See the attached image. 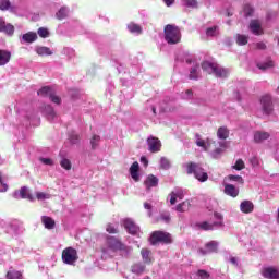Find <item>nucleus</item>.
<instances>
[{
    "label": "nucleus",
    "mask_w": 279,
    "mask_h": 279,
    "mask_svg": "<svg viewBox=\"0 0 279 279\" xmlns=\"http://www.w3.org/2000/svg\"><path fill=\"white\" fill-rule=\"evenodd\" d=\"M132 247L123 244L114 236H107L106 242L101 248L102 258H112L113 256H122V258H130L132 255Z\"/></svg>",
    "instance_id": "obj_1"
},
{
    "label": "nucleus",
    "mask_w": 279,
    "mask_h": 279,
    "mask_svg": "<svg viewBox=\"0 0 279 279\" xmlns=\"http://www.w3.org/2000/svg\"><path fill=\"white\" fill-rule=\"evenodd\" d=\"M163 33L165 40L168 43V45H178V43L182 40V33L180 32V27L173 24L166 25Z\"/></svg>",
    "instance_id": "obj_2"
},
{
    "label": "nucleus",
    "mask_w": 279,
    "mask_h": 279,
    "mask_svg": "<svg viewBox=\"0 0 279 279\" xmlns=\"http://www.w3.org/2000/svg\"><path fill=\"white\" fill-rule=\"evenodd\" d=\"M186 171L189 175H194L198 182H207L208 181V172L205 171L204 168L199 163L190 162L186 165Z\"/></svg>",
    "instance_id": "obj_3"
},
{
    "label": "nucleus",
    "mask_w": 279,
    "mask_h": 279,
    "mask_svg": "<svg viewBox=\"0 0 279 279\" xmlns=\"http://www.w3.org/2000/svg\"><path fill=\"white\" fill-rule=\"evenodd\" d=\"M202 69L209 75H215L216 77H228V70L221 68V65L217 63L204 61L202 63Z\"/></svg>",
    "instance_id": "obj_4"
},
{
    "label": "nucleus",
    "mask_w": 279,
    "mask_h": 279,
    "mask_svg": "<svg viewBox=\"0 0 279 279\" xmlns=\"http://www.w3.org/2000/svg\"><path fill=\"white\" fill-rule=\"evenodd\" d=\"M214 219H216L214 223L204 221L198 225V228H201V230H217V228H221V226H223V216L221 214L215 213Z\"/></svg>",
    "instance_id": "obj_5"
},
{
    "label": "nucleus",
    "mask_w": 279,
    "mask_h": 279,
    "mask_svg": "<svg viewBox=\"0 0 279 279\" xmlns=\"http://www.w3.org/2000/svg\"><path fill=\"white\" fill-rule=\"evenodd\" d=\"M77 251L73 247H66L62 252V260L65 265H75L77 263Z\"/></svg>",
    "instance_id": "obj_6"
},
{
    "label": "nucleus",
    "mask_w": 279,
    "mask_h": 279,
    "mask_svg": "<svg viewBox=\"0 0 279 279\" xmlns=\"http://www.w3.org/2000/svg\"><path fill=\"white\" fill-rule=\"evenodd\" d=\"M151 245H156V243H171V234L165 231H155L150 235Z\"/></svg>",
    "instance_id": "obj_7"
},
{
    "label": "nucleus",
    "mask_w": 279,
    "mask_h": 279,
    "mask_svg": "<svg viewBox=\"0 0 279 279\" xmlns=\"http://www.w3.org/2000/svg\"><path fill=\"white\" fill-rule=\"evenodd\" d=\"M123 227L129 232V234H141V227L130 218L123 220Z\"/></svg>",
    "instance_id": "obj_8"
},
{
    "label": "nucleus",
    "mask_w": 279,
    "mask_h": 279,
    "mask_svg": "<svg viewBox=\"0 0 279 279\" xmlns=\"http://www.w3.org/2000/svg\"><path fill=\"white\" fill-rule=\"evenodd\" d=\"M262 110L264 114H271L274 112V102L270 95H265L260 98Z\"/></svg>",
    "instance_id": "obj_9"
},
{
    "label": "nucleus",
    "mask_w": 279,
    "mask_h": 279,
    "mask_svg": "<svg viewBox=\"0 0 279 279\" xmlns=\"http://www.w3.org/2000/svg\"><path fill=\"white\" fill-rule=\"evenodd\" d=\"M19 40L21 45H32V43H36V40H38V34L34 32H28L20 35Z\"/></svg>",
    "instance_id": "obj_10"
},
{
    "label": "nucleus",
    "mask_w": 279,
    "mask_h": 279,
    "mask_svg": "<svg viewBox=\"0 0 279 279\" xmlns=\"http://www.w3.org/2000/svg\"><path fill=\"white\" fill-rule=\"evenodd\" d=\"M262 275L267 279H279V268L274 266L265 267L262 270Z\"/></svg>",
    "instance_id": "obj_11"
},
{
    "label": "nucleus",
    "mask_w": 279,
    "mask_h": 279,
    "mask_svg": "<svg viewBox=\"0 0 279 279\" xmlns=\"http://www.w3.org/2000/svg\"><path fill=\"white\" fill-rule=\"evenodd\" d=\"M147 266L143 262L135 263L131 266V274L133 278H138L145 274Z\"/></svg>",
    "instance_id": "obj_12"
},
{
    "label": "nucleus",
    "mask_w": 279,
    "mask_h": 279,
    "mask_svg": "<svg viewBox=\"0 0 279 279\" xmlns=\"http://www.w3.org/2000/svg\"><path fill=\"white\" fill-rule=\"evenodd\" d=\"M147 145L149 151H151L153 154L160 151V147H162V144L160 143V140H158V137H148Z\"/></svg>",
    "instance_id": "obj_13"
},
{
    "label": "nucleus",
    "mask_w": 279,
    "mask_h": 279,
    "mask_svg": "<svg viewBox=\"0 0 279 279\" xmlns=\"http://www.w3.org/2000/svg\"><path fill=\"white\" fill-rule=\"evenodd\" d=\"M0 32H3V34H7V36H14V25L10 23H5V20L3 17H0Z\"/></svg>",
    "instance_id": "obj_14"
},
{
    "label": "nucleus",
    "mask_w": 279,
    "mask_h": 279,
    "mask_svg": "<svg viewBox=\"0 0 279 279\" xmlns=\"http://www.w3.org/2000/svg\"><path fill=\"white\" fill-rule=\"evenodd\" d=\"M218 247H219V242L210 241V242L206 243L205 248H201L199 252L204 256L206 254H213V253L217 252Z\"/></svg>",
    "instance_id": "obj_15"
},
{
    "label": "nucleus",
    "mask_w": 279,
    "mask_h": 279,
    "mask_svg": "<svg viewBox=\"0 0 279 279\" xmlns=\"http://www.w3.org/2000/svg\"><path fill=\"white\" fill-rule=\"evenodd\" d=\"M15 199H29L32 201V194H29V187L23 186L19 192H14Z\"/></svg>",
    "instance_id": "obj_16"
},
{
    "label": "nucleus",
    "mask_w": 279,
    "mask_h": 279,
    "mask_svg": "<svg viewBox=\"0 0 279 279\" xmlns=\"http://www.w3.org/2000/svg\"><path fill=\"white\" fill-rule=\"evenodd\" d=\"M240 210L244 215H250L251 213H254V203H252V201H242L240 204Z\"/></svg>",
    "instance_id": "obj_17"
},
{
    "label": "nucleus",
    "mask_w": 279,
    "mask_h": 279,
    "mask_svg": "<svg viewBox=\"0 0 279 279\" xmlns=\"http://www.w3.org/2000/svg\"><path fill=\"white\" fill-rule=\"evenodd\" d=\"M140 169L141 166L138 165V161H134L130 167V175L135 182H138V180H141V175L138 174Z\"/></svg>",
    "instance_id": "obj_18"
},
{
    "label": "nucleus",
    "mask_w": 279,
    "mask_h": 279,
    "mask_svg": "<svg viewBox=\"0 0 279 279\" xmlns=\"http://www.w3.org/2000/svg\"><path fill=\"white\" fill-rule=\"evenodd\" d=\"M225 195H228L229 197H239V187L232 185V184H225Z\"/></svg>",
    "instance_id": "obj_19"
},
{
    "label": "nucleus",
    "mask_w": 279,
    "mask_h": 279,
    "mask_svg": "<svg viewBox=\"0 0 279 279\" xmlns=\"http://www.w3.org/2000/svg\"><path fill=\"white\" fill-rule=\"evenodd\" d=\"M43 113L47 117L48 121H54L58 119V114H56V110H53L51 105L45 106Z\"/></svg>",
    "instance_id": "obj_20"
},
{
    "label": "nucleus",
    "mask_w": 279,
    "mask_h": 279,
    "mask_svg": "<svg viewBox=\"0 0 279 279\" xmlns=\"http://www.w3.org/2000/svg\"><path fill=\"white\" fill-rule=\"evenodd\" d=\"M141 256L144 265H151V263H154V257H151V251H149L148 248H142Z\"/></svg>",
    "instance_id": "obj_21"
},
{
    "label": "nucleus",
    "mask_w": 279,
    "mask_h": 279,
    "mask_svg": "<svg viewBox=\"0 0 279 279\" xmlns=\"http://www.w3.org/2000/svg\"><path fill=\"white\" fill-rule=\"evenodd\" d=\"M158 182L159 180L157 179L156 175L149 174L144 181V184L147 191H149V189H155V186H158Z\"/></svg>",
    "instance_id": "obj_22"
},
{
    "label": "nucleus",
    "mask_w": 279,
    "mask_h": 279,
    "mask_svg": "<svg viewBox=\"0 0 279 279\" xmlns=\"http://www.w3.org/2000/svg\"><path fill=\"white\" fill-rule=\"evenodd\" d=\"M178 199H184V192L182 190H174L170 194V204L173 206Z\"/></svg>",
    "instance_id": "obj_23"
},
{
    "label": "nucleus",
    "mask_w": 279,
    "mask_h": 279,
    "mask_svg": "<svg viewBox=\"0 0 279 279\" xmlns=\"http://www.w3.org/2000/svg\"><path fill=\"white\" fill-rule=\"evenodd\" d=\"M250 29L252 34H255V36H260L263 34V28L260 27V22L253 20L250 23Z\"/></svg>",
    "instance_id": "obj_24"
},
{
    "label": "nucleus",
    "mask_w": 279,
    "mask_h": 279,
    "mask_svg": "<svg viewBox=\"0 0 279 279\" xmlns=\"http://www.w3.org/2000/svg\"><path fill=\"white\" fill-rule=\"evenodd\" d=\"M41 223L44 225L46 230H53V228H56V220H53V218L48 216L41 217Z\"/></svg>",
    "instance_id": "obj_25"
},
{
    "label": "nucleus",
    "mask_w": 279,
    "mask_h": 279,
    "mask_svg": "<svg viewBox=\"0 0 279 279\" xmlns=\"http://www.w3.org/2000/svg\"><path fill=\"white\" fill-rule=\"evenodd\" d=\"M12 53L8 50H0V66H5L10 62Z\"/></svg>",
    "instance_id": "obj_26"
},
{
    "label": "nucleus",
    "mask_w": 279,
    "mask_h": 279,
    "mask_svg": "<svg viewBox=\"0 0 279 279\" xmlns=\"http://www.w3.org/2000/svg\"><path fill=\"white\" fill-rule=\"evenodd\" d=\"M35 51L37 56H53V50L46 46H37Z\"/></svg>",
    "instance_id": "obj_27"
},
{
    "label": "nucleus",
    "mask_w": 279,
    "mask_h": 279,
    "mask_svg": "<svg viewBox=\"0 0 279 279\" xmlns=\"http://www.w3.org/2000/svg\"><path fill=\"white\" fill-rule=\"evenodd\" d=\"M269 133L265 132V131H256L254 133V141L256 143H263V141H267V138H269Z\"/></svg>",
    "instance_id": "obj_28"
},
{
    "label": "nucleus",
    "mask_w": 279,
    "mask_h": 279,
    "mask_svg": "<svg viewBox=\"0 0 279 279\" xmlns=\"http://www.w3.org/2000/svg\"><path fill=\"white\" fill-rule=\"evenodd\" d=\"M66 16H69V7H61L56 13V19H58V21H64Z\"/></svg>",
    "instance_id": "obj_29"
},
{
    "label": "nucleus",
    "mask_w": 279,
    "mask_h": 279,
    "mask_svg": "<svg viewBox=\"0 0 279 279\" xmlns=\"http://www.w3.org/2000/svg\"><path fill=\"white\" fill-rule=\"evenodd\" d=\"M230 136V131L226 126H220L217 131V137L220 138V141H226Z\"/></svg>",
    "instance_id": "obj_30"
},
{
    "label": "nucleus",
    "mask_w": 279,
    "mask_h": 279,
    "mask_svg": "<svg viewBox=\"0 0 279 279\" xmlns=\"http://www.w3.org/2000/svg\"><path fill=\"white\" fill-rule=\"evenodd\" d=\"M128 29L131 34H143V27H141V25L134 23V22H131L129 25H128Z\"/></svg>",
    "instance_id": "obj_31"
},
{
    "label": "nucleus",
    "mask_w": 279,
    "mask_h": 279,
    "mask_svg": "<svg viewBox=\"0 0 279 279\" xmlns=\"http://www.w3.org/2000/svg\"><path fill=\"white\" fill-rule=\"evenodd\" d=\"M199 77V64L193 63L190 70V80H197Z\"/></svg>",
    "instance_id": "obj_32"
},
{
    "label": "nucleus",
    "mask_w": 279,
    "mask_h": 279,
    "mask_svg": "<svg viewBox=\"0 0 279 279\" xmlns=\"http://www.w3.org/2000/svg\"><path fill=\"white\" fill-rule=\"evenodd\" d=\"M207 38H215V36H219V27L218 26H211L206 28L205 31Z\"/></svg>",
    "instance_id": "obj_33"
},
{
    "label": "nucleus",
    "mask_w": 279,
    "mask_h": 279,
    "mask_svg": "<svg viewBox=\"0 0 279 279\" xmlns=\"http://www.w3.org/2000/svg\"><path fill=\"white\" fill-rule=\"evenodd\" d=\"M271 68H274V61H271V59H267L264 62L257 63V69H259L260 71H267V69Z\"/></svg>",
    "instance_id": "obj_34"
},
{
    "label": "nucleus",
    "mask_w": 279,
    "mask_h": 279,
    "mask_svg": "<svg viewBox=\"0 0 279 279\" xmlns=\"http://www.w3.org/2000/svg\"><path fill=\"white\" fill-rule=\"evenodd\" d=\"M177 62H186V64H191V62H193V57L189 53L183 52L178 56Z\"/></svg>",
    "instance_id": "obj_35"
},
{
    "label": "nucleus",
    "mask_w": 279,
    "mask_h": 279,
    "mask_svg": "<svg viewBox=\"0 0 279 279\" xmlns=\"http://www.w3.org/2000/svg\"><path fill=\"white\" fill-rule=\"evenodd\" d=\"M52 94L53 89L49 86H45L37 92V95H39V97H50Z\"/></svg>",
    "instance_id": "obj_36"
},
{
    "label": "nucleus",
    "mask_w": 279,
    "mask_h": 279,
    "mask_svg": "<svg viewBox=\"0 0 279 279\" xmlns=\"http://www.w3.org/2000/svg\"><path fill=\"white\" fill-rule=\"evenodd\" d=\"M189 208H191V202L184 201L183 203L177 205L175 210L178 213H186V210H189Z\"/></svg>",
    "instance_id": "obj_37"
},
{
    "label": "nucleus",
    "mask_w": 279,
    "mask_h": 279,
    "mask_svg": "<svg viewBox=\"0 0 279 279\" xmlns=\"http://www.w3.org/2000/svg\"><path fill=\"white\" fill-rule=\"evenodd\" d=\"M106 231L109 234H118L119 233V225L117 223H108L106 227Z\"/></svg>",
    "instance_id": "obj_38"
},
{
    "label": "nucleus",
    "mask_w": 279,
    "mask_h": 279,
    "mask_svg": "<svg viewBox=\"0 0 279 279\" xmlns=\"http://www.w3.org/2000/svg\"><path fill=\"white\" fill-rule=\"evenodd\" d=\"M243 14L245 19H248V16H254V7L251 4H245L243 8Z\"/></svg>",
    "instance_id": "obj_39"
},
{
    "label": "nucleus",
    "mask_w": 279,
    "mask_h": 279,
    "mask_svg": "<svg viewBox=\"0 0 279 279\" xmlns=\"http://www.w3.org/2000/svg\"><path fill=\"white\" fill-rule=\"evenodd\" d=\"M8 279H23V275L20 271L16 270H10L7 274Z\"/></svg>",
    "instance_id": "obj_40"
},
{
    "label": "nucleus",
    "mask_w": 279,
    "mask_h": 279,
    "mask_svg": "<svg viewBox=\"0 0 279 279\" xmlns=\"http://www.w3.org/2000/svg\"><path fill=\"white\" fill-rule=\"evenodd\" d=\"M247 40H250V37L247 35H236V44L240 46L247 45Z\"/></svg>",
    "instance_id": "obj_41"
},
{
    "label": "nucleus",
    "mask_w": 279,
    "mask_h": 279,
    "mask_svg": "<svg viewBox=\"0 0 279 279\" xmlns=\"http://www.w3.org/2000/svg\"><path fill=\"white\" fill-rule=\"evenodd\" d=\"M60 165H61L62 169H65V171H71V169H72L71 160H69L64 157L61 158Z\"/></svg>",
    "instance_id": "obj_42"
},
{
    "label": "nucleus",
    "mask_w": 279,
    "mask_h": 279,
    "mask_svg": "<svg viewBox=\"0 0 279 279\" xmlns=\"http://www.w3.org/2000/svg\"><path fill=\"white\" fill-rule=\"evenodd\" d=\"M228 181L229 182H238V184H243V182H244L243 177L238 175V174L228 175Z\"/></svg>",
    "instance_id": "obj_43"
},
{
    "label": "nucleus",
    "mask_w": 279,
    "mask_h": 279,
    "mask_svg": "<svg viewBox=\"0 0 279 279\" xmlns=\"http://www.w3.org/2000/svg\"><path fill=\"white\" fill-rule=\"evenodd\" d=\"M160 167L167 171L168 169H171V162L166 157H161Z\"/></svg>",
    "instance_id": "obj_44"
},
{
    "label": "nucleus",
    "mask_w": 279,
    "mask_h": 279,
    "mask_svg": "<svg viewBox=\"0 0 279 279\" xmlns=\"http://www.w3.org/2000/svg\"><path fill=\"white\" fill-rule=\"evenodd\" d=\"M36 197L39 202H45V199H50L51 198V194H47L45 192H37Z\"/></svg>",
    "instance_id": "obj_45"
},
{
    "label": "nucleus",
    "mask_w": 279,
    "mask_h": 279,
    "mask_svg": "<svg viewBox=\"0 0 279 279\" xmlns=\"http://www.w3.org/2000/svg\"><path fill=\"white\" fill-rule=\"evenodd\" d=\"M185 8H197V0H181Z\"/></svg>",
    "instance_id": "obj_46"
},
{
    "label": "nucleus",
    "mask_w": 279,
    "mask_h": 279,
    "mask_svg": "<svg viewBox=\"0 0 279 279\" xmlns=\"http://www.w3.org/2000/svg\"><path fill=\"white\" fill-rule=\"evenodd\" d=\"M39 162H41L43 165H46L47 167H53V165H56V162L53 161V159H51V158H45V157H40V158H39Z\"/></svg>",
    "instance_id": "obj_47"
},
{
    "label": "nucleus",
    "mask_w": 279,
    "mask_h": 279,
    "mask_svg": "<svg viewBox=\"0 0 279 279\" xmlns=\"http://www.w3.org/2000/svg\"><path fill=\"white\" fill-rule=\"evenodd\" d=\"M210 278V274H208V271L206 270H198L196 274V279H209Z\"/></svg>",
    "instance_id": "obj_48"
},
{
    "label": "nucleus",
    "mask_w": 279,
    "mask_h": 279,
    "mask_svg": "<svg viewBox=\"0 0 279 279\" xmlns=\"http://www.w3.org/2000/svg\"><path fill=\"white\" fill-rule=\"evenodd\" d=\"M37 34L40 36V38H49V29L45 27L38 28Z\"/></svg>",
    "instance_id": "obj_49"
},
{
    "label": "nucleus",
    "mask_w": 279,
    "mask_h": 279,
    "mask_svg": "<svg viewBox=\"0 0 279 279\" xmlns=\"http://www.w3.org/2000/svg\"><path fill=\"white\" fill-rule=\"evenodd\" d=\"M196 145L198 146V147H203V149H208V145H210V141H207V142H205L204 140H202V138H197L196 140Z\"/></svg>",
    "instance_id": "obj_50"
},
{
    "label": "nucleus",
    "mask_w": 279,
    "mask_h": 279,
    "mask_svg": "<svg viewBox=\"0 0 279 279\" xmlns=\"http://www.w3.org/2000/svg\"><path fill=\"white\" fill-rule=\"evenodd\" d=\"M233 169H235L236 171L245 169V162H243V159H239L233 166Z\"/></svg>",
    "instance_id": "obj_51"
},
{
    "label": "nucleus",
    "mask_w": 279,
    "mask_h": 279,
    "mask_svg": "<svg viewBox=\"0 0 279 279\" xmlns=\"http://www.w3.org/2000/svg\"><path fill=\"white\" fill-rule=\"evenodd\" d=\"M100 137L98 135H94L90 140V145L93 149L97 148V145H99Z\"/></svg>",
    "instance_id": "obj_52"
},
{
    "label": "nucleus",
    "mask_w": 279,
    "mask_h": 279,
    "mask_svg": "<svg viewBox=\"0 0 279 279\" xmlns=\"http://www.w3.org/2000/svg\"><path fill=\"white\" fill-rule=\"evenodd\" d=\"M10 0H0V10H9Z\"/></svg>",
    "instance_id": "obj_53"
},
{
    "label": "nucleus",
    "mask_w": 279,
    "mask_h": 279,
    "mask_svg": "<svg viewBox=\"0 0 279 279\" xmlns=\"http://www.w3.org/2000/svg\"><path fill=\"white\" fill-rule=\"evenodd\" d=\"M160 220L163 221V223H169V221H171V215H169V213L161 214Z\"/></svg>",
    "instance_id": "obj_54"
},
{
    "label": "nucleus",
    "mask_w": 279,
    "mask_h": 279,
    "mask_svg": "<svg viewBox=\"0 0 279 279\" xmlns=\"http://www.w3.org/2000/svg\"><path fill=\"white\" fill-rule=\"evenodd\" d=\"M182 99H191V97H193V90L187 89L184 93H182L181 95Z\"/></svg>",
    "instance_id": "obj_55"
},
{
    "label": "nucleus",
    "mask_w": 279,
    "mask_h": 279,
    "mask_svg": "<svg viewBox=\"0 0 279 279\" xmlns=\"http://www.w3.org/2000/svg\"><path fill=\"white\" fill-rule=\"evenodd\" d=\"M50 101H52V104H60L61 99L52 92V94H50L49 97Z\"/></svg>",
    "instance_id": "obj_56"
},
{
    "label": "nucleus",
    "mask_w": 279,
    "mask_h": 279,
    "mask_svg": "<svg viewBox=\"0 0 279 279\" xmlns=\"http://www.w3.org/2000/svg\"><path fill=\"white\" fill-rule=\"evenodd\" d=\"M63 53L69 56V58H73V56H75V51L72 48H64Z\"/></svg>",
    "instance_id": "obj_57"
},
{
    "label": "nucleus",
    "mask_w": 279,
    "mask_h": 279,
    "mask_svg": "<svg viewBox=\"0 0 279 279\" xmlns=\"http://www.w3.org/2000/svg\"><path fill=\"white\" fill-rule=\"evenodd\" d=\"M5 191H8V184L3 183L0 174V193H5Z\"/></svg>",
    "instance_id": "obj_58"
},
{
    "label": "nucleus",
    "mask_w": 279,
    "mask_h": 279,
    "mask_svg": "<svg viewBox=\"0 0 279 279\" xmlns=\"http://www.w3.org/2000/svg\"><path fill=\"white\" fill-rule=\"evenodd\" d=\"M229 263H231V265H234V267H239V258L234 256L229 257Z\"/></svg>",
    "instance_id": "obj_59"
},
{
    "label": "nucleus",
    "mask_w": 279,
    "mask_h": 279,
    "mask_svg": "<svg viewBox=\"0 0 279 279\" xmlns=\"http://www.w3.org/2000/svg\"><path fill=\"white\" fill-rule=\"evenodd\" d=\"M70 141L73 145H75V143H77V141H80V137L77 136V134H73L70 136Z\"/></svg>",
    "instance_id": "obj_60"
},
{
    "label": "nucleus",
    "mask_w": 279,
    "mask_h": 279,
    "mask_svg": "<svg viewBox=\"0 0 279 279\" xmlns=\"http://www.w3.org/2000/svg\"><path fill=\"white\" fill-rule=\"evenodd\" d=\"M147 112L156 117V106L150 105V107L147 109Z\"/></svg>",
    "instance_id": "obj_61"
},
{
    "label": "nucleus",
    "mask_w": 279,
    "mask_h": 279,
    "mask_svg": "<svg viewBox=\"0 0 279 279\" xmlns=\"http://www.w3.org/2000/svg\"><path fill=\"white\" fill-rule=\"evenodd\" d=\"M251 165H252L253 167H257V165H258V158H257V157L251 158Z\"/></svg>",
    "instance_id": "obj_62"
},
{
    "label": "nucleus",
    "mask_w": 279,
    "mask_h": 279,
    "mask_svg": "<svg viewBox=\"0 0 279 279\" xmlns=\"http://www.w3.org/2000/svg\"><path fill=\"white\" fill-rule=\"evenodd\" d=\"M141 162L144 163V167H147V165H149V161L146 157H141Z\"/></svg>",
    "instance_id": "obj_63"
},
{
    "label": "nucleus",
    "mask_w": 279,
    "mask_h": 279,
    "mask_svg": "<svg viewBox=\"0 0 279 279\" xmlns=\"http://www.w3.org/2000/svg\"><path fill=\"white\" fill-rule=\"evenodd\" d=\"M265 48H266L265 43L257 44V49H265Z\"/></svg>",
    "instance_id": "obj_64"
}]
</instances>
